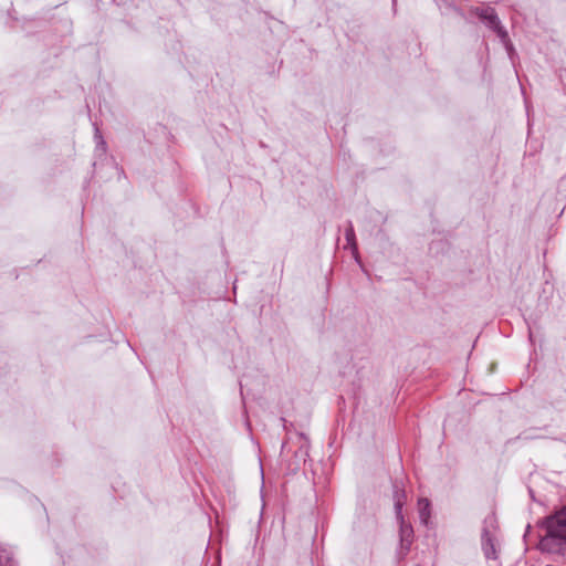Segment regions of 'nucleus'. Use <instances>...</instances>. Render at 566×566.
<instances>
[{
    "mask_svg": "<svg viewBox=\"0 0 566 566\" xmlns=\"http://www.w3.org/2000/svg\"><path fill=\"white\" fill-rule=\"evenodd\" d=\"M546 527L549 536L566 538V506L546 520Z\"/></svg>",
    "mask_w": 566,
    "mask_h": 566,
    "instance_id": "nucleus-1",
    "label": "nucleus"
},
{
    "mask_svg": "<svg viewBox=\"0 0 566 566\" xmlns=\"http://www.w3.org/2000/svg\"><path fill=\"white\" fill-rule=\"evenodd\" d=\"M474 13L480 19L485 21L488 23V25L499 34V36H501L502 39L506 38V35H507L506 31L502 28L500 20H499L493 8H491V7L476 8V9H474Z\"/></svg>",
    "mask_w": 566,
    "mask_h": 566,
    "instance_id": "nucleus-2",
    "label": "nucleus"
},
{
    "mask_svg": "<svg viewBox=\"0 0 566 566\" xmlns=\"http://www.w3.org/2000/svg\"><path fill=\"white\" fill-rule=\"evenodd\" d=\"M482 548L486 558L494 559L496 557L493 537L486 530H484L482 533Z\"/></svg>",
    "mask_w": 566,
    "mask_h": 566,
    "instance_id": "nucleus-3",
    "label": "nucleus"
},
{
    "mask_svg": "<svg viewBox=\"0 0 566 566\" xmlns=\"http://www.w3.org/2000/svg\"><path fill=\"white\" fill-rule=\"evenodd\" d=\"M398 521L400 523L399 534H400L401 544L406 548H409V546L411 544L412 536H413L412 526L405 522L402 515H401V518H398Z\"/></svg>",
    "mask_w": 566,
    "mask_h": 566,
    "instance_id": "nucleus-4",
    "label": "nucleus"
},
{
    "mask_svg": "<svg viewBox=\"0 0 566 566\" xmlns=\"http://www.w3.org/2000/svg\"><path fill=\"white\" fill-rule=\"evenodd\" d=\"M394 501H395L396 516H397V518H401L402 506L406 502V493L402 489H399L397 485H395Z\"/></svg>",
    "mask_w": 566,
    "mask_h": 566,
    "instance_id": "nucleus-5",
    "label": "nucleus"
},
{
    "mask_svg": "<svg viewBox=\"0 0 566 566\" xmlns=\"http://www.w3.org/2000/svg\"><path fill=\"white\" fill-rule=\"evenodd\" d=\"M429 507H430V503L427 499H420L418 501L419 517L423 524L428 523V520L430 516Z\"/></svg>",
    "mask_w": 566,
    "mask_h": 566,
    "instance_id": "nucleus-6",
    "label": "nucleus"
},
{
    "mask_svg": "<svg viewBox=\"0 0 566 566\" xmlns=\"http://www.w3.org/2000/svg\"><path fill=\"white\" fill-rule=\"evenodd\" d=\"M354 238H355V234H354L353 229L350 228V229H348V230L346 231V239H347V241H348L349 243H352V244H353V247L355 248Z\"/></svg>",
    "mask_w": 566,
    "mask_h": 566,
    "instance_id": "nucleus-7",
    "label": "nucleus"
}]
</instances>
